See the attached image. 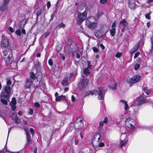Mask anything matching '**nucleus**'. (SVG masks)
Returning a JSON list of instances; mask_svg holds the SVG:
<instances>
[{"mask_svg": "<svg viewBox=\"0 0 153 153\" xmlns=\"http://www.w3.org/2000/svg\"><path fill=\"white\" fill-rule=\"evenodd\" d=\"M11 92V88L10 86H3V90L0 95L1 101L5 105H7L9 97Z\"/></svg>", "mask_w": 153, "mask_h": 153, "instance_id": "1", "label": "nucleus"}, {"mask_svg": "<svg viewBox=\"0 0 153 153\" xmlns=\"http://www.w3.org/2000/svg\"><path fill=\"white\" fill-rule=\"evenodd\" d=\"M99 92L96 90H93L91 91H88L85 94V96H88L89 95H98V98L99 100H102L104 96V88L102 87H100L99 90Z\"/></svg>", "mask_w": 153, "mask_h": 153, "instance_id": "2", "label": "nucleus"}, {"mask_svg": "<svg viewBox=\"0 0 153 153\" xmlns=\"http://www.w3.org/2000/svg\"><path fill=\"white\" fill-rule=\"evenodd\" d=\"M11 50H5L3 52L4 59L6 63L9 64L11 62L10 61L12 59V54Z\"/></svg>", "mask_w": 153, "mask_h": 153, "instance_id": "3", "label": "nucleus"}, {"mask_svg": "<svg viewBox=\"0 0 153 153\" xmlns=\"http://www.w3.org/2000/svg\"><path fill=\"white\" fill-rule=\"evenodd\" d=\"M95 19L94 17L92 16L88 18L86 21V25L90 29L95 28L97 25V23L95 22Z\"/></svg>", "mask_w": 153, "mask_h": 153, "instance_id": "4", "label": "nucleus"}, {"mask_svg": "<svg viewBox=\"0 0 153 153\" xmlns=\"http://www.w3.org/2000/svg\"><path fill=\"white\" fill-rule=\"evenodd\" d=\"M78 13L76 18V20L78 24H81L85 19L87 17V13L85 11V10L84 12L81 13L80 12Z\"/></svg>", "mask_w": 153, "mask_h": 153, "instance_id": "5", "label": "nucleus"}, {"mask_svg": "<svg viewBox=\"0 0 153 153\" xmlns=\"http://www.w3.org/2000/svg\"><path fill=\"white\" fill-rule=\"evenodd\" d=\"M140 78V76L139 75H136L132 76L131 78H128L127 79V82L130 84L131 86V84H134L139 81Z\"/></svg>", "mask_w": 153, "mask_h": 153, "instance_id": "6", "label": "nucleus"}, {"mask_svg": "<svg viewBox=\"0 0 153 153\" xmlns=\"http://www.w3.org/2000/svg\"><path fill=\"white\" fill-rule=\"evenodd\" d=\"M125 126L126 127L130 129L134 128L135 124L134 120L131 118H128L125 121Z\"/></svg>", "mask_w": 153, "mask_h": 153, "instance_id": "7", "label": "nucleus"}, {"mask_svg": "<svg viewBox=\"0 0 153 153\" xmlns=\"http://www.w3.org/2000/svg\"><path fill=\"white\" fill-rule=\"evenodd\" d=\"M9 44V42L7 38L4 36L3 34L1 36V46L3 48L7 47Z\"/></svg>", "mask_w": 153, "mask_h": 153, "instance_id": "8", "label": "nucleus"}, {"mask_svg": "<svg viewBox=\"0 0 153 153\" xmlns=\"http://www.w3.org/2000/svg\"><path fill=\"white\" fill-rule=\"evenodd\" d=\"M74 126L75 128L76 129L81 128L83 126L82 120L79 118L77 119L74 122Z\"/></svg>", "mask_w": 153, "mask_h": 153, "instance_id": "9", "label": "nucleus"}, {"mask_svg": "<svg viewBox=\"0 0 153 153\" xmlns=\"http://www.w3.org/2000/svg\"><path fill=\"white\" fill-rule=\"evenodd\" d=\"M119 27L122 32H123L127 27L128 23L125 19H123L120 22Z\"/></svg>", "mask_w": 153, "mask_h": 153, "instance_id": "10", "label": "nucleus"}, {"mask_svg": "<svg viewBox=\"0 0 153 153\" xmlns=\"http://www.w3.org/2000/svg\"><path fill=\"white\" fill-rule=\"evenodd\" d=\"M33 81L30 79H26L25 87L27 88H30L33 83Z\"/></svg>", "mask_w": 153, "mask_h": 153, "instance_id": "11", "label": "nucleus"}, {"mask_svg": "<svg viewBox=\"0 0 153 153\" xmlns=\"http://www.w3.org/2000/svg\"><path fill=\"white\" fill-rule=\"evenodd\" d=\"M128 7L131 9H134L136 6V4L135 1L133 0H128Z\"/></svg>", "mask_w": 153, "mask_h": 153, "instance_id": "12", "label": "nucleus"}, {"mask_svg": "<svg viewBox=\"0 0 153 153\" xmlns=\"http://www.w3.org/2000/svg\"><path fill=\"white\" fill-rule=\"evenodd\" d=\"M85 8V10L87 9V7L86 6V5L85 3H81L78 5V7L77 9V13L80 12V11H81Z\"/></svg>", "mask_w": 153, "mask_h": 153, "instance_id": "13", "label": "nucleus"}, {"mask_svg": "<svg viewBox=\"0 0 153 153\" xmlns=\"http://www.w3.org/2000/svg\"><path fill=\"white\" fill-rule=\"evenodd\" d=\"M88 80L87 79H83L81 82V85L82 88H81L80 89H83L85 87L88 85Z\"/></svg>", "mask_w": 153, "mask_h": 153, "instance_id": "14", "label": "nucleus"}, {"mask_svg": "<svg viewBox=\"0 0 153 153\" xmlns=\"http://www.w3.org/2000/svg\"><path fill=\"white\" fill-rule=\"evenodd\" d=\"M117 85V83L114 80H111L109 87L112 90H115L116 89Z\"/></svg>", "mask_w": 153, "mask_h": 153, "instance_id": "15", "label": "nucleus"}, {"mask_svg": "<svg viewBox=\"0 0 153 153\" xmlns=\"http://www.w3.org/2000/svg\"><path fill=\"white\" fill-rule=\"evenodd\" d=\"M105 33L102 31L101 30L98 31L95 34V36L98 39L101 38L102 36L105 35Z\"/></svg>", "mask_w": 153, "mask_h": 153, "instance_id": "16", "label": "nucleus"}, {"mask_svg": "<svg viewBox=\"0 0 153 153\" xmlns=\"http://www.w3.org/2000/svg\"><path fill=\"white\" fill-rule=\"evenodd\" d=\"M66 96L65 95H61L58 96V97H56L55 98V100L56 102H59L62 100H65Z\"/></svg>", "mask_w": 153, "mask_h": 153, "instance_id": "17", "label": "nucleus"}, {"mask_svg": "<svg viewBox=\"0 0 153 153\" xmlns=\"http://www.w3.org/2000/svg\"><path fill=\"white\" fill-rule=\"evenodd\" d=\"M68 78L65 77L63 79L62 81V84L65 86L68 85Z\"/></svg>", "mask_w": 153, "mask_h": 153, "instance_id": "18", "label": "nucleus"}, {"mask_svg": "<svg viewBox=\"0 0 153 153\" xmlns=\"http://www.w3.org/2000/svg\"><path fill=\"white\" fill-rule=\"evenodd\" d=\"M138 102H141L143 103L146 102V97L144 96H141L138 99Z\"/></svg>", "mask_w": 153, "mask_h": 153, "instance_id": "19", "label": "nucleus"}, {"mask_svg": "<svg viewBox=\"0 0 153 153\" xmlns=\"http://www.w3.org/2000/svg\"><path fill=\"white\" fill-rule=\"evenodd\" d=\"M90 68L88 67H87L84 69L83 71L84 74L86 75H88L90 73V71L89 69Z\"/></svg>", "mask_w": 153, "mask_h": 153, "instance_id": "20", "label": "nucleus"}, {"mask_svg": "<svg viewBox=\"0 0 153 153\" xmlns=\"http://www.w3.org/2000/svg\"><path fill=\"white\" fill-rule=\"evenodd\" d=\"M26 136L27 143L29 144H30L31 143L32 140L30 136V134H26Z\"/></svg>", "mask_w": 153, "mask_h": 153, "instance_id": "21", "label": "nucleus"}, {"mask_svg": "<svg viewBox=\"0 0 153 153\" xmlns=\"http://www.w3.org/2000/svg\"><path fill=\"white\" fill-rule=\"evenodd\" d=\"M108 118L107 117H105L104 120L103 121H101L100 122L99 124L100 126H103L104 123L106 124L108 122Z\"/></svg>", "mask_w": 153, "mask_h": 153, "instance_id": "22", "label": "nucleus"}, {"mask_svg": "<svg viewBox=\"0 0 153 153\" xmlns=\"http://www.w3.org/2000/svg\"><path fill=\"white\" fill-rule=\"evenodd\" d=\"M12 119L13 120L15 119V122L16 124H19L21 122L19 118H18L17 117V116L16 115H15L14 118H13V117H12Z\"/></svg>", "mask_w": 153, "mask_h": 153, "instance_id": "23", "label": "nucleus"}, {"mask_svg": "<svg viewBox=\"0 0 153 153\" xmlns=\"http://www.w3.org/2000/svg\"><path fill=\"white\" fill-rule=\"evenodd\" d=\"M30 79H31L32 80H35L36 77L35 74L34 73L31 72L30 73Z\"/></svg>", "mask_w": 153, "mask_h": 153, "instance_id": "24", "label": "nucleus"}, {"mask_svg": "<svg viewBox=\"0 0 153 153\" xmlns=\"http://www.w3.org/2000/svg\"><path fill=\"white\" fill-rule=\"evenodd\" d=\"M116 29L115 28H112L110 30L111 35L112 36H114L115 33Z\"/></svg>", "mask_w": 153, "mask_h": 153, "instance_id": "25", "label": "nucleus"}, {"mask_svg": "<svg viewBox=\"0 0 153 153\" xmlns=\"http://www.w3.org/2000/svg\"><path fill=\"white\" fill-rule=\"evenodd\" d=\"M143 93H145L148 95H149L150 94V91L147 89V88L145 87L143 90Z\"/></svg>", "mask_w": 153, "mask_h": 153, "instance_id": "26", "label": "nucleus"}, {"mask_svg": "<svg viewBox=\"0 0 153 153\" xmlns=\"http://www.w3.org/2000/svg\"><path fill=\"white\" fill-rule=\"evenodd\" d=\"M140 43L139 42L137 43L132 48L133 50H134L135 52L136 51L138 48H139Z\"/></svg>", "mask_w": 153, "mask_h": 153, "instance_id": "27", "label": "nucleus"}, {"mask_svg": "<svg viewBox=\"0 0 153 153\" xmlns=\"http://www.w3.org/2000/svg\"><path fill=\"white\" fill-rule=\"evenodd\" d=\"M35 66L37 70L39 69L40 68V63L39 61H37L35 64Z\"/></svg>", "mask_w": 153, "mask_h": 153, "instance_id": "28", "label": "nucleus"}, {"mask_svg": "<svg viewBox=\"0 0 153 153\" xmlns=\"http://www.w3.org/2000/svg\"><path fill=\"white\" fill-rule=\"evenodd\" d=\"M16 99L15 97L12 98V101L10 103V105H16Z\"/></svg>", "mask_w": 153, "mask_h": 153, "instance_id": "29", "label": "nucleus"}, {"mask_svg": "<svg viewBox=\"0 0 153 153\" xmlns=\"http://www.w3.org/2000/svg\"><path fill=\"white\" fill-rule=\"evenodd\" d=\"M42 13V10L40 9H38L37 10L36 14L37 16V17H38L39 16L41 15Z\"/></svg>", "mask_w": 153, "mask_h": 153, "instance_id": "30", "label": "nucleus"}, {"mask_svg": "<svg viewBox=\"0 0 153 153\" xmlns=\"http://www.w3.org/2000/svg\"><path fill=\"white\" fill-rule=\"evenodd\" d=\"M7 8V5L5 4L2 6H0V10L2 11L5 10Z\"/></svg>", "mask_w": 153, "mask_h": 153, "instance_id": "31", "label": "nucleus"}, {"mask_svg": "<svg viewBox=\"0 0 153 153\" xmlns=\"http://www.w3.org/2000/svg\"><path fill=\"white\" fill-rule=\"evenodd\" d=\"M126 144V141L123 142V140H121L120 143V147H122L123 146H125Z\"/></svg>", "mask_w": 153, "mask_h": 153, "instance_id": "32", "label": "nucleus"}, {"mask_svg": "<svg viewBox=\"0 0 153 153\" xmlns=\"http://www.w3.org/2000/svg\"><path fill=\"white\" fill-rule=\"evenodd\" d=\"M151 41H152V46H151V49H150L149 50V53H151L153 51V41L152 38H151Z\"/></svg>", "mask_w": 153, "mask_h": 153, "instance_id": "33", "label": "nucleus"}, {"mask_svg": "<svg viewBox=\"0 0 153 153\" xmlns=\"http://www.w3.org/2000/svg\"><path fill=\"white\" fill-rule=\"evenodd\" d=\"M140 65L138 64H136L134 66V68L135 70H137L140 67Z\"/></svg>", "mask_w": 153, "mask_h": 153, "instance_id": "34", "label": "nucleus"}, {"mask_svg": "<svg viewBox=\"0 0 153 153\" xmlns=\"http://www.w3.org/2000/svg\"><path fill=\"white\" fill-rule=\"evenodd\" d=\"M16 33L17 35L19 36H20L21 34V32L20 30H17L16 31Z\"/></svg>", "mask_w": 153, "mask_h": 153, "instance_id": "35", "label": "nucleus"}, {"mask_svg": "<svg viewBox=\"0 0 153 153\" xmlns=\"http://www.w3.org/2000/svg\"><path fill=\"white\" fill-rule=\"evenodd\" d=\"M62 48L60 46H57L56 47V51L58 52L60 51L62 49Z\"/></svg>", "mask_w": 153, "mask_h": 153, "instance_id": "36", "label": "nucleus"}, {"mask_svg": "<svg viewBox=\"0 0 153 153\" xmlns=\"http://www.w3.org/2000/svg\"><path fill=\"white\" fill-rule=\"evenodd\" d=\"M122 55V54L121 53L118 52L115 55V56L117 58H120L121 56Z\"/></svg>", "mask_w": 153, "mask_h": 153, "instance_id": "37", "label": "nucleus"}, {"mask_svg": "<svg viewBox=\"0 0 153 153\" xmlns=\"http://www.w3.org/2000/svg\"><path fill=\"white\" fill-rule=\"evenodd\" d=\"M72 41L71 39H68V42H67V45L69 46H71L72 44Z\"/></svg>", "mask_w": 153, "mask_h": 153, "instance_id": "38", "label": "nucleus"}, {"mask_svg": "<svg viewBox=\"0 0 153 153\" xmlns=\"http://www.w3.org/2000/svg\"><path fill=\"white\" fill-rule=\"evenodd\" d=\"M140 54V53L139 52H137L136 53L134 56V59L136 58Z\"/></svg>", "mask_w": 153, "mask_h": 153, "instance_id": "39", "label": "nucleus"}, {"mask_svg": "<svg viewBox=\"0 0 153 153\" xmlns=\"http://www.w3.org/2000/svg\"><path fill=\"white\" fill-rule=\"evenodd\" d=\"M40 85V81L37 80L36 82V88H38Z\"/></svg>", "mask_w": 153, "mask_h": 153, "instance_id": "40", "label": "nucleus"}, {"mask_svg": "<svg viewBox=\"0 0 153 153\" xmlns=\"http://www.w3.org/2000/svg\"><path fill=\"white\" fill-rule=\"evenodd\" d=\"M34 106L36 107L39 108L40 107V105L39 104L38 102H36L34 104Z\"/></svg>", "mask_w": 153, "mask_h": 153, "instance_id": "41", "label": "nucleus"}, {"mask_svg": "<svg viewBox=\"0 0 153 153\" xmlns=\"http://www.w3.org/2000/svg\"><path fill=\"white\" fill-rule=\"evenodd\" d=\"M30 131L32 135L33 136L35 133L34 129L32 128H30Z\"/></svg>", "mask_w": 153, "mask_h": 153, "instance_id": "42", "label": "nucleus"}, {"mask_svg": "<svg viewBox=\"0 0 153 153\" xmlns=\"http://www.w3.org/2000/svg\"><path fill=\"white\" fill-rule=\"evenodd\" d=\"M11 106L12 109L13 111L15 110L16 108V105H10Z\"/></svg>", "mask_w": 153, "mask_h": 153, "instance_id": "43", "label": "nucleus"}, {"mask_svg": "<svg viewBox=\"0 0 153 153\" xmlns=\"http://www.w3.org/2000/svg\"><path fill=\"white\" fill-rule=\"evenodd\" d=\"M87 63L88 65V68H89L90 69L91 68V67H92L91 65H90L91 62L89 61H87Z\"/></svg>", "mask_w": 153, "mask_h": 153, "instance_id": "44", "label": "nucleus"}, {"mask_svg": "<svg viewBox=\"0 0 153 153\" xmlns=\"http://www.w3.org/2000/svg\"><path fill=\"white\" fill-rule=\"evenodd\" d=\"M48 63L51 66L53 65V63L52 59H50L48 60Z\"/></svg>", "mask_w": 153, "mask_h": 153, "instance_id": "45", "label": "nucleus"}, {"mask_svg": "<svg viewBox=\"0 0 153 153\" xmlns=\"http://www.w3.org/2000/svg\"><path fill=\"white\" fill-rule=\"evenodd\" d=\"M59 28H60L61 27H65V25L63 23H61L59 24Z\"/></svg>", "mask_w": 153, "mask_h": 153, "instance_id": "46", "label": "nucleus"}, {"mask_svg": "<svg viewBox=\"0 0 153 153\" xmlns=\"http://www.w3.org/2000/svg\"><path fill=\"white\" fill-rule=\"evenodd\" d=\"M93 49L94 52H97L98 51V49L96 47H93Z\"/></svg>", "mask_w": 153, "mask_h": 153, "instance_id": "47", "label": "nucleus"}, {"mask_svg": "<svg viewBox=\"0 0 153 153\" xmlns=\"http://www.w3.org/2000/svg\"><path fill=\"white\" fill-rule=\"evenodd\" d=\"M146 17L148 19H150V13H148V14H147L146 15Z\"/></svg>", "mask_w": 153, "mask_h": 153, "instance_id": "48", "label": "nucleus"}, {"mask_svg": "<svg viewBox=\"0 0 153 153\" xmlns=\"http://www.w3.org/2000/svg\"><path fill=\"white\" fill-rule=\"evenodd\" d=\"M125 105V110H127L129 108V107H128V105L127 104V103H126Z\"/></svg>", "mask_w": 153, "mask_h": 153, "instance_id": "49", "label": "nucleus"}, {"mask_svg": "<svg viewBox=\"0 0 153 153\" xmlns=\"http://www.w3.org/2000/svg\"><path fill=\"white\" fill-rule=\"evenodd\" d=\"M33 110L32 109H29V112L28 113L30 115H32L33 114Z\"/></svg>", "mask_w": 153, "mask_h": 153, "instance_id": "50", "label": "nucleus"}, {"mask_svg": "<svg viewBox=\"0 0 153 153\" xmlns=\"http://www.w3.org/2000/svg\"><path fill=\"white\" fill-rule=\"evenodd\" d=\"M104 146V143H100L98 144V146L100 147H103Z\"/></svg>", "mask_w": 153, "mask_h": 153, "instance_id": "51", "label": "nucleus"}, {"mask_svg": "<svg viewBox=\"0 0 153 153\" xmlns=\"http://www.w3.org/2000/svg\"><path fill=\"white\" fill-rule=\"evenodd\" d=\"M51 6V2L50 1H48L47 3V8L49 9Z\"/></svg>", "mask_w": 153, "mask_h": 153, "instance_id": "52", "label": "nucleus"}, {"mask_svg": "<svg viewBox=\"0 0 153 153\" xmlns=\"http://www.w3.org/2000/svg\"><path fill=\"white\" fill-rule=\"evenodd\" d=\"M24 130L26 133V134H27L30 133L28 132L29 129L27 128H25L24 129Z\"/></svg>", "mask_w": 153, "mask_h": 153, "instance_id": "53", "label": "nucleus"}, {"mask_svg": "<svg viewBox=\"0 0 153 153\" xmlns=\"http://www.w3.org/2000/svg\"><path fill=\"white\" fill-rule=\"evenodd\" d=\"M71 100L73 102H74L75 100V98L74 96V95H72L71 96Z\"/></svg>", "mask_w": 153, "mask_h": 153, "instance_id": "54", "label": "nucleus"}, {"mask_svg": "<svg viewBox=\"0 0 153 153\" xmlns=\"http://www.w3.org/2000/svg\"><path fill=\"white\" fill-rule=\"evenodd\" d=\"M12 83L11 81L10 80H8L7 82V85H10Z\"/></svg>", "mask_w": 153, "mask_h": 153, "instance_id": "55", "label": "nucleus"}, {"mask_svg": "<svg viewBox=\"0 0 153 153\" xmlns=\"http://www.w3.org/2000/svg\"><path fill=\"white\" fill-rule=\"evenodd\" d=\"M102 12H98L97 13V16L98 17H99L100 16L102 15Z\"/></svg>", "mask_w": 153, "mask_h": 153, "instance_id": "56", "label": "nucleus"}, {"mask_svg": "<svg viewBox=\"0 0 153 153\" xmlns=\"http://www.w3.org/2000/svg\"><path fill=\"white\" fill-rule=\"evenodd\" d=\"M116 26V22H114L111 25V27L112 28H114Z\"/></svg>", "mask_w": 153, "mask_h": 153, "instance_id": "57", "label": "nucleus"}, {"mask_svg": "<svg viewBox=\"0 0 153 153\" xmlns=\"http://www.w3.org/2000/svg\"><path fill=\"white\" fill-rule=\"evenodd\" d=\"M107 1V0H100V2L102 4H104Z\"/></svg>", "mask_w": 153, "mask_h": 153, "instance_id": "58", "label": "nucleus"}, {"mask_svg": "<svg viewBox=\"0 0 153 153\" xmlns=\"http://www.w3.org/2000/svg\"><path fill=\"white\" fill-rule=\"evenodd\" d=\"M9 30L12 33L13 32H14V30L11 27H9Z\"/></svg>", "mask_w": 153, "mask_h": 153, "instance_id": "59", "label": "nucleus"}, {"mask_svg": "<svg viewBox=\"0 0 153 153\" xmlns=\"http://www.w3.org/2000/svg\"><path fill=\"white\" fill-rule=\"evenodd\" d=\"M73 74L71 73L70 74V76L69 77V79L70 80L72 77V76H73Z\"/></svg>", "mask_w": 153, "mask_h": 153, "instance_id": "60", "label": "nucleus"}, {"mask_svg": "<svg viewBox=\"0 0 153 153\" xmlns=\"http://www.w3.org/2000/svg\"><path fill=\"white\" fill-rule=\"evenodd\" d=\"M120 102H122V103H123L125 104H126V103H127V102L126 101H125V100H121L120 101Z\"/></svg>", "mask_w": 153, "mask_h": 153, "instance_id": "61", "label": "nucleus"}, {"mask_svg": "<svg viewBox=\"0 0 153 153\" xmlns=\"http://www.w3.org/2000/svg\"><path fill=\"white\" fill-rule=\"evenodd\" d=\"M61 57L62 60H65V56L64 55V54H61Z\"/></svg>", "mask_w": 153, "mask_h": 153, "instance_id": "62", "label": "nucleus"}, {"mask_svg": "<svg viewBox=\"0 0 153 153\" xmlns=\"http://www.w3.org/2000/svg\"><path fill=\"white\" fill-rule=\"evenodd\" d=\"M100 46L102 49H104L105 48V47L102 44H100Z\"/></svg>", "mask_w": 153, "mask_h": 153, "instance_id": "63", "label": "nucleus"}, {"mask_svg": "<svg viewBox=\"0 0 153 153\" xmlns=\"http://www.w3.org/2000/svg\"><path fill=\"white\" fill-rule=\"evenodd\" d=\"M22 31L23 34H24V35L26 34V31L24 29H22Z\"/></svg>", "mask_w": 153, "mask_h": 153, "instance_id": "64", "label": "nucleus"}]
</instances>
